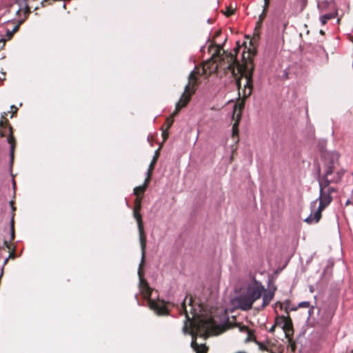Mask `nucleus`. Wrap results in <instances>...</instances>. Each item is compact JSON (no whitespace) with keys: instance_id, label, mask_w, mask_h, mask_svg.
I'll return each instance as SVG.
<instances>
[{"instance_id":"nucleus-1","label":"nucleus","mask_w":353,"mask_h":353,"mask_svg":"<svg viewBox=\"0 0 353 353\" xmlns=\"http://www.w3.org/2000/svg\"><path fill=\"white\" fill-rule=\"evenodd\" d=\"M340 155L337 152H329L323 154V164L319 169L317 181L339 183L345 172V170L339 162Z\"/></svg>"},{"instance_id":"nucleus-2","label":"nucleus","mask_w":353,"mask_h":353,"mask_svg":"<svg viewBox=\"0 0 353 353\" xmlns=\"http://www.w3.org/2000/svg\"><path fill=\"white\" fill-rule=\"evenodd\" d=\"M317 181L319 186V196L311 203V213L304 220L309 224L317 223L320 221L322 211L331 203L333 200L332 194L338 190L334 183Z\"/></svg>"},{"instance_id":"nucleus-3","label":"nucleus","mask_w":353,"mask_h":353,"mask_svg":"<svg viewBox=\"0 0 353 353\" xmlns=\"http://www.w3.org/2000/svg\"><path fill=\"white\" fill-rule=\"evenodd\" d=\"M264 292V285L260 281L253 279L247 284L245 290L235 298V304L238 308L248 311L261 297Z\"/></svg>"},{"instance_id":"nucleus-4","label":"nucleus","mask_w":353,"mask_h":353,"mask_svg":"<svg viewBox=\"0 0 353 353\" xmlns=\"http://www.w3.org/2000/svg\"><path fill=\"white\" fill-rule=\"evenodd\" d=\"M264 292V285L260 281L253 279L247 284L245 290L235 298V304L238 308L248 311L261 297Z\"/></svg>"},{"instance_id":"nucleus-5","label":"nucleus","mask_w":353,"mask_h":353,"mask_svg":"<svg viewBox=\"0 0 353 353\" xmlns=\"http://www.w3.org/2000/svg\"><path fill=\"white\" fill-rule=\"evenodd\" d=\"M144 263V261L142 262L141 261L139 269H141V266L143 265ZM139 275L140 279L139 282V288L141 292L143 294V295L149 299L148 304L151 309H152L158 315H165L168 314L167 308L165 305H161L154 301L151 300L150 298L151 296L152 290L149 287L147 281L142 277L141 274V270H139Z\"/></svg>"},{"instance_id":"nucleus-6","label":"nucleus","mask_w":353,"mask_h":353,"mask_svg":"<svg viewBox=\"0 0 353 353\" xmlns=\"http://www.w3.org/2000/svg\"><path fill=\"white\" fill-rule=\"evenodd\" d=\"M141 200L142 196H138L135 199V206L133 210V215L134 219L137 221V226H138V230H139V242L141 245V248L142 250V262L143 260H145V248H146V237L144 234V228L143 224L142 221V216L139 213V210L141 208Z\"/></svg>"},{"instance_id":"nucleus-7","label":"nucleus","mask_w":353,"mask_h":353,"mask_svg":"<svg viewBox=\"0 0 353 353\" xmlns=\"http://www.w3.org/2000/svg\"><path fill=\"white\" fill-rule=\"evenodd\" d=\"M196 83V77L194 71H192L188 77V83L185 85L183 93L182 94L180 100L176 104L175 111L172 114V117H174L178 112L190 100L191 95L194 92V85Z\"/></svg>"},{"instance_id":"nucleus-8","label":"nucleus","mask_w":353,"mask_h":353,"mask_svg":"<svg viewBox=\"0 0 353 353\" xmlns=\"http://www.w3.org/2000/svg\"><path fill=\"white\" fill-rule=\"evenodd\" d=\"M320 12H325L320 17L321 25L324 26L330 19H334L337 15V9L334 0H325L318 5Z\"/></svg>"},{"instance_id":"nucleus-9","label":"nucleus","mask_w":353,"mask_h":353,"mask_svg":"<svg viewBox=\"0 0 353 353\" xmlns=\"http://www.w3.org/2000/svg\"><path fill=\"white\" fill-rule=\"evenodd\" d=\"M196 330L201 335L208 336L213 332L215 327V321L212 317L202 318L198 321Z\"/></svg>"},{"instance_id":"nucleus-10","label":"nucleus","mask_w":353,"mask_h":353,"mask_svg":"<svg viewBox=\"0 0 353 353\" xmlns=\"http://www.w3.org/2000/svg\"><path fill=\"white\" fill-rule=\"evenodd\" d=\"M243 107H244L243 101H241L238 103H235L234 105L233 117L234 118L236 117V120L232 125V136L233 137L236 136L239 133V130H238L239 121L241 119V110H243Z\"/></svg>"},{"instance_id":"nucleus-11","label":"nucleus","mask_w":353,"mask_h":353,"mask_svg":"<svg viewBox=\"0 0 353 353\" xmlns=\"http://www.w3.org/2000/svg\"><path fill=\"white\" fill-rule=\"evenodd\" d=\"M334 314V307L326 305L319 310V319L322 323H328L332 319Z\"/></svg>"},{"instance_id":"nucleus-12","label":"nucleus","mask_w":353,"mask_h":353,"mask_svg":"<svg viewBox=\"0 0 353 353\" xmlns=\"http://www.w3.org/2000/svg\"><path fill=\"white\" fill-rule=\"evenodd\" d=\"M252 92V82L251 77H246L245 79V84L244 85V88L243 90V97L247 98L248 97Z\"/></svg>"},{"instance_id":"nucleus-13","label":"nucleus","mask_w":353,"mask_h":353,"mask_svg":"<svg viewBox=\"0 0 353 353\" xmlns=\"http://www.w3.org/2000/svg\"><path fill=\"white\" fill-rule=\"evenodd\" d=\"M150 181V179L149 177L146 176L143 185L134 188V194H135L137 196V197L138 196H141L143 197V194L144 192L146 190Z\"/></svg>"},{"instance_id":"nucleus-14","label":"nucleus","mask_w":353,"mask_h":353,"mask_svg":"<svg viewBox=\"0 0 353 353\" xmlns=\"http://www.w3.org/2000/svg\"><path fill=\"white\" fill-rule=\"evenodd\" d=\"M159 149L157 150L154 152V155L152 158V161L150 162V165H149V167H148V171L146 172V176L147 177H149L150 179H151V176H152V172H153V170L154 168V166H155V164L157 163V161L159 158Z\"/></svg>"},{"instance_id":"nucleus-15","label":"nucleus","mask_w":353,"mask_h":353,"mask_svg":"<svg viewBox=\"0 0 353 353\" xmlns=\"http://www.w3.org/2000/svg\"><path fill=\"white\" fill-rule=\"evenodd\" d=\"M261 296L263 298V303H262L261 307H265L272 300V299L274 297V292L272 291H267L265 289V292L263 293Z\"/></svg>"},{"instance_id":"nucleus-16","label":"nucleus","mask_w":353,"mask_h":353,"mask_svg":"<svg viewBox=\"0 0 353 353\" xmlns=\"http://www.w3.org/2000/svg\"><path fill=\"white\" fill-rule=\"evenodd\" d=\"M191 346L196 353H206V346L203 344L199 345L194 339H192Z\"/></svg>"},{"instance_id":"nucleus-17","label":"nucleus","mask_w":353,"mask_h":353,"mask_svg":"<svg viewBox=\"0 0 353 353\" xmlns=\"http://www.w3.org/2000/svg\"><path fill=\"white\" fill-rule=\"evenodd\" d=\"M7 141L9 143L11 144L10 149V168L12 167V163L14 161V147L15 145L13 143L14 142V137L12 136H10L7 138Z\"/></svg>"},{"instance_id":"nucleus-18","label":"nucleus","mask_w":353,"mask_h":353,"mask_svg":"<svg viewBox=\"0 0 353 353\" xmlns=\"http://www.w3.org/2000/svg\"><path fill=\"white\" fill-rule=\"evenodd\" d=\"M16 3H17L19 6V9L17 10V13L19 12L21 10H24L26 13L30 12V8L27 3V0H17Z\"/></svg>"},{"instance_id":"nucleus-19","label":"nucleus","mask_w":353,"mask_h":353,"mask_svg":"<svg viewBox=\"0 0 353 353\" xmlns=\"http://www.w3.org/2000/svg\"><path fill=\"white\" fill-rule=\"evenodd\" d=\"M23 22V20L19 21V23H18L17 25H16V26L13 28V29H12V30H8V29H7V30H6V37H7V39H10L12 37L13 34H14V32H16L19 30V28L20 25H21Z\"/></svg>"},{"instance_id":"nucleus-20","label":"nucleus","mask_w":353,"mask_h":353,"mask_svg":"<svg viewBox=\"0 0 353 353\" xmlns=\"http://www.w3.org/2000/svg\"><path fill=\"white\" fill-rule=\"evenodd\" d=\"M285 325H282V329L285 332L286 336L289 334L290 331H292V324L289 319H288L287 322L285 323Z\"/></svg>"},{"instance_id":"nucleus-21","label":"nucleus","mask_w":353,"mask_h":353,"mask_svg":"<svg viewBox=\"0 0 353 353\" xmlns=\"http://www.w3.org/2000/svg\"><path fill=\"white\" fill-rule=\"evenodd\" d=\"M287 320H288V318H286L285 316L277 317L276 319L275 324H276V325H279L282 327L283 325H285V323L287 322Z\"/></svg>"},{"instance_id":"nucleus-22","label":"nucleus","mask_w":353,"mask_h":353,"mask_svg":"<svg viewBox=\"0 0 353 353\" xmlns=\"http://www.w3.org/2000/svg\"><path fill=\"white\" fill-rule=\"evenodd\" d=\"M310 302L308 301H302L301 303H299V307H310Z\"/></svg>"},{"instance_id":"nucleus-23","label":"nucleus","mask_w":353,"mask_h":353,"mask_svg":"<svg viewBox=\"0 0 353 353\" xmlns=\"http://www.w3.org/2000/svg\"><path fill=\"white\" fill-rule=\"evenodd\" d=\"M181 308L184 310L185 313V315H186V318H187V321H189L190 320V318L187 315V310H186V308H185V299L183 301V302L181 303Z\"/></svg>"},{"instance_id":"nucleus-24","label":"nucleus","mask_w":353,"mask_h":353,"mask_svg":"<svg viewBox=\"0 0 353 353\" xmlns=\"http://www.w3.org/2000/svg\"><path fill=\"white\" fill-rule=\"evenodd\" d=\"M239 331L240 332H247V333L250 332V331L248 329V327L244 326V325H239Z\"/></svg>"},{"instance_id":"nucleus-25","label":"nucleus","mask_w":353,"mask_h":353,"mask_svg":"<svg viewBox=\"0 0 353 353\" xmlns=\"http://www.w3.org/2000/svg\"><path fill=\"white\" fill-rule=\"evenodd\" d=\"M14 237V228H13V221H12V230H11V239L13 240Z\"/></svg>"},{"instance_id":"nucleus-26","label":"nucleus","mask_w":353,"mask_h":353,"mask_svg":"<svg viewBox=\"0 0 353 353\" xmlns=\"http://www.w3.org/2000/svg\"><path fill=\"white\" fill-rule=\"evenodd\" d=\"M276 324L273 325L270 329H269V332L270 333H273L274 332V330H275V327H276Z\"/></svg>"},{"instance_id":"nucleus-27","label":"nucleus","mask_w":353,"mask_h":353,"mask_svg":"<svg viewBox=\"0 0 353 353\" xmlns=\"http://www.w3.org/2000/svg\"><path fill=\"white\" fill-rule=\"evenodd\" d=\"M168 121L169 122L168 123V128H170V126L172 125V123H173V119H168Z\"/></svg>"},{"instance_id":"nucleus-28","label":"nucleus","mask_w":353,"mask_h":353,"mask_svg":"<svg viewBox=\"0 0 353 353\" xmlns=\"http://www.w3.org/2000/svg\"><path fill=\"white\" fill-rule=\"evenodd\" d=\"M163 136L164 139H166L167 137L168 136V132L166 131H163Z\"/></svg>"},{"instance_id":"nucleus-29","label":"nucleus","mask_w":353,"mask_h":353,"mask_svg":"<svg viewBox=\"0 0 353 353\" xmlns=\"http://www.w3.org/2000/svg\"><path fill=\"white\" fill-rule=\"evenodd\" d=\"M183 330L184 333H187L188 332V327H187V325L186 324H185V325L183 326Z\"/></svg>"},{"instance_id":"nucleus-30","label":"nucleus","mask_w":353,"mask_h":353,"mask_svg":"<svg viewBox=\"0 0 353 353\" xmlns=\"http://www.w3.org/2000/svg\"><path fill=\"white\" fill-rule=\"evenodd\" d=\"M232 13H233V12H232V10H229V11H228V12H227L226 15H227V16H230V15H231Z\"/></svg>"},{"instance_id":"nucleus-31","label":"nucleus","mask_w":353,"mask_h":353,"mask_svg":"<svg viewBox=\"0 0 353 353\" xmlns=\"http://www.w3.org/2000/svg\"><path fill=\"white\" fill-rule=\"evenodd\" d=\"M264 1H265V6H268V5L269 4V0H264Z\"/></svg>"},{"instance_id":"nucleus-32","label":"nucleus","mask_w":353,"mask_h":353,"mask_svg":"<svg viewBox=\"0 0 353 353\" xmlns=\"http://www.w3.org/2000/svg\"><path fill=\"white\" fill-rule=\"evenodd\" d=\"M313 310H314V307H311V308L309 310L308 312H309V314H310H310H311V312H312V311H313Z\"/></svg>"},{"instance_id":"nucleus-33","label":"nucleus","mask_w":353,"mask_h":353,"mask_svg":"<svg viewBox=\"0 0 353 353\" xmlns=\"http://www.w3.org/2000/svg\"><path fill=\"white\" fill-rule=\"evenodd\" d=\"M10 108H11V109L15 108L17 110L16 107L14 105H12Z\"/></svg>"},{"instance_id":"nucleus-34","label":"nucleus","mask_w":353,"mask_h":353,"mask_svg":"<svg viewBox=\"0 0 353 353\" xmlns=\"http://www.w3.org/2000/svg\"><path fill=\"white\" fill-rule=\"evenodd\" d=\"M350 203V201H347L346 205H348Z\"/></svg>"},{"instance_id":"nucleus-35","label":"nucleus","mask_w":353,"mask_h":353,"mask_svg":"<svg viewBox=\"0 0 353 353\" xmlns=\"http://www.w3.org/2000/svg\"><path fill=\"white\" fill-rule=\"evenodd\" d=\"M286 26H287V23H285L284 24V28H285Z\"/></svg>"}]
</instances>
